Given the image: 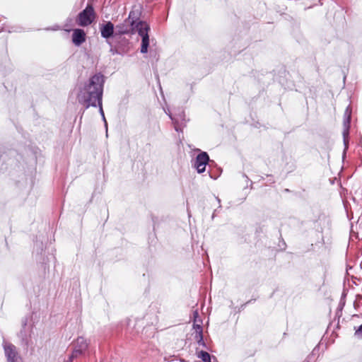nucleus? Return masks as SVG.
<instances>
[{
    "label": "nucleus",
    "instance_id": "4",
    "mask_svg": "<svg viewBox=\"0 0 362 362\" xmlns=\"http://www.w3.org/2000/svg\"><path fill=\"white\" fill-rule=\"evenodd\" d=\"M150 26L144 21H139L134 25V33L137 32L141 37V52L145 54L148 52L149 46V35L148 31Z\"/></svg>",
    "mask_w": 362,
    "mask_h": 362
},
{
    "label": "nucleus",
    "instance_id": "20",
    "mask_svg": "<svg viewBox=\"0 0 362 362\" xmlns=\"http://www.w3.org/2000/svg\"><path fill=\"white\" fill-rule=\"evenodd\" d=\"M193 328L195 332L203 330L202 326L199 324H196L195 322L193 324Z\"/></svg>",
    "mask_w": 362,
    "mask_h": 362
},
{
    "label": "nucleus",
    "instance_id": "7",
    "mask_svg": "<svg viewBox=\"0 0 362 362\" xmlns=\"http://www.w3.org/2000/svg\"><path fill=\"white\" fill-rule=\"evenodd\" d=\"M197 151L200 153L196 156L193 167L198 173H202L206 170V166L211 160L206 152L201 151L199 149H197Z\"/></svg>",
    "mask_w": 362,
    "mask_h": 362
},
{
    "label": "nucleus",
    "instance_id": "13",
    "mask_svg": "<svg viewBox=\"0 0 362 362\" xmlns=\"http://www.w3.org/2000/svg\"><path fill=\"white\" fill-rule=\"evenodd\" d=\"M351 119V110L349 106H348L344 114V121H343V127L346 128V131L347 129H350V123Z\"/></svg>",
    "mask_w": 362,
    "mask_h": 362
},
{
    "label": "nucleus",
    "instance_id": "12",
    "mask_svg": "<svg viewBox=\"0 0 362 362\" xmlns=\"http://www.w3.org/2000/svg\"><path fill=\"white\" fill-rule=\"evenodd\" d=\"M141 7L140 6H134L127 19L134 26V25H136L138 21H141Z\"/></svg>",
    "mask_w": 362,
    "mask_h": 362
},
{
    "label": "nucleus",
    "instance_id": "25",
    "mask_svg": "<svg viewBox=\"0 0 362 362\" xmlns=\"http://www.w3.org/2000/svg\"><path fill=\"white\" fill-rule=\"evenodd\" d=\"M361 298H362L361 296L358 294L356 296L355 300H357L358 302H359L361 300Z\"/></svg>",
    "mask_w": 362,
    "mask_h": 362
},
{
    "label": "nucleus",
    "instance_id": "23",
    "mask_svg": "<svg viewBox=\"0 0 362 362\" xmlns=\"http://www.w3.org/2000/svg\"><path fill=\"white\" fill-rule=\"evenodd\" d=\"M218 212V209H215L212 214V216H211V219L214 220V218H215L216 215V213Z\"/></svg>",
    "mask_w": 362,
    "mask_h": 362
},
{
    "label": "nucleus",
    "instance_id": "1",
    "mask_svg": "<svg viewBox=\"0 0 362 362\" xmlns=\"http://www.w3.org/2000/svg\"><path fill=\"white\" fill-rule=\"evenodd\" d=\"M104 83L105 76L101 73H97L79 88L76 98L85 110L97 107V103L103 100Z\"/></svg>",
    "mask_w": 362,
    "mask_h": 362
},
{
    "label": "nucleus",
    "instance_id": "14",
    "mask_svg": "<svg viewBox=\"0 0 362 362\" xmlns=\"http://www.w3.org/2000/svg\"><path fill=\"white\" fill-rule=\"evenodd\" d=\"M349 134V129H347V131H346V128H344L343 132H342L344 144V155L346 153V151L349 148V139H348Z\"/></svg>",
    "mask_w": 362,
    "mask_h": 362
},
{
    "label": "nucleus",
    "instance_id": "10",
    "mask_svg": "<svg viewBox=\"0 0 362 362\" xmlns=\"http://www.w3.org/2000/svg\"><path fill=\"white\" fill-rule=\"evenodd\" d=\"M134 33V26L127 19L115 27V35Z\"/></svg>",
    "mask_w": 362,
    "mask_h": 362
},
{
    "label": "nucleus",
    "instance_id": "21",
    "mask_svg": "<svg viewBox=\"0 0 362 362\" xmlns=\"http://www.w3.org/2000/svg\"><path fill=\"white\" fill-rule=\"evenodd\" d=\"M344 305H345V301H343V300L341 298V301H340V303H339V310L340 311L343 309V307L344 306Z\"/></svg>",
    "mask_w": 362,
    "mask_h": 362
},
{
    "label": "nucleus",
    "instance_id": "17",
    "mask_svg": "<svg viewBox=\"0 0 362 362\" xmlns=\"http://www.w3.org/2000/svg\"><path fill=\"white\" fill-rule=\"evenodd\" d=\"M97 106L99 107V112L102 116L103 118H104V112L103 110V100H100V102L97 103Z\"/></svg>",
    "mask_w": 362,
    "mask_h": 362
},
{
    "label": "nucleus",
    "instance_id": "15",
    "mask_svg": "<svg viewBox=\"0 0 362 362\" xmlns=\"http://www.w3.org/2000/svg\"><path fill=\"white\" fill-rule=\"evenodd\" d=\"M198 358H201L203 362H211V355L205 351H199L198 353Z\"/></svg>",
    "mask_w": 362,
    "mask_h": 362
},
{
    "label": "nucleus",
    "instance_id": "6",
    "mask_svg": "<svg viewBox=\"0 0 362 362\" xmlns=\"http://www.w3.org/2000/svg\"><path fill=\"white\" fill-rule=\"evenodd\" d=\"M168 116L173 121L175 130L177 132H182V128L186 126L187 123L185 112L178 109L174 113H169Z\"/></svg>",
    "mask_w": 362,
    "mask_h": 362
},
{
    "label": "nucleus",
    "instance_id": "30",
    "mask_svg": "<svg viewBox=\"0 0 362 362\" xmlns=\"http://www.w3.org/2000/svg\"><path fill=\"white\" fill-rule=\"evenodd\" d=\"M243 176H244V177H245L247 180H249L248 177H247L245 174H244V175H243Z\"/></svg>",
    "mask_w": 362,
    "mask_h": 362
},
{
    "label": "nucleus",
    "instance_id": "29",
    "mask_svg": "<svg viewBox=\"0 0 362 362\" xmlns=\"http://www.w3.org/2000/svg\"><path fill=\"white\" fill-rule=\"evenodd\" d=\"M21 359H18V360H13V361H7V362H21Z\"/></svg>",
    "mask_w": 362,
    "mask_h": 362
},
{
    "label": "nucleus",
    "instance_id": "22",
    "mask_svg": "<svg viewBox=\"0 0 362 362\" xmlns=\"http://www.w3.org/2000/svg\"><path fill=\"white\" fill-rule=\"evenodd\" d=\"M354 307L356 310H357L360 307V303L357 300H354Z\"/></svg>",
    "mask_w": 362,
    "mask_h": 362
},
{
    "label": "nucleus",
    "instance_id": "18",
    "mask_svg": "<svg viewBox=\"0 0 362 362\" xmlns=\"http://www.w3.org/2000/svg\"><path fill=\"white\" fill-rule=\"evenodd\" d=\"M203 337H204V336H203V330L194 332V339H201V338H203Z\"/></svg>",
    "mask_w": 362,
    "mask_h": 362
},
{
    "label": "nucleus",
    "instance_id": "3",
    "mask_svg": "<svg viewBox=\"0 0 362 362\" xmlns=\"http://www.w3.org/2000/svg\"><path fill=\"white\" fill-rule=\"evenodd\" d=\"M90 342L83 337H78L72 342V352L65 362H73L75 358L86 354Z\"/></svg>",
    "mask_w": 362,
    "mask_h": 362
},
{
    "label": "nucleus",
    "instance_id": "28",
    "mask_svg": "<svg viewBox=\"0 0 362 362\" xmlns=\"http://www.w3.org/2000/svg\"><path fill=\"white\" fill-rule=\"evenodd\" d=\"M71 21H72V19H71V18H68V19L66 20V26H67V25H68V22L71 23Z\"/></svg>",
    "mask_w": 362,
    "mask_h": 362
},
{
    "label": "nucleus",
    "instance_id": "2",
    "mask_svg": "<svg viewBox=\"0 0 362 362\" xmlns=\"http://www.w3.org/2000/svg\"><path fill=\"white\" fill-rule=\"evenodd\" d=\"M29 317L25 316L21 320V328L17 334L20 340V344L24 350L28 351L30 347H33V336L34 334V325L28 322Z\"/></svg>",
    "mask_w": 362,
    "mask_h": 362
},
{
    "label": "nucleus",
    "instance_id": "32",
    "mask_svg": "<svg viewBox=\"0 0 362 362\" xmlns=\"http://www.w3.org/2000/svg\"><path fill=\"white\" fill-rule=\"evenodd\" d=\"M194 315H198V313H197V311L194 313Z\"/></svg>",
    "mask_w": 362,
    "mask_h": 362
},
{
    "label": "nucleus",
    "instance_id": "9",
    "mask_svg": "<svg viewBox=\"0 0 362 362\" xmlns=\"http://www.w3.org/2000/svg\"><path fill=\"white\" fill-rule=\"evenodd\" d=\"M101 37L107 41L115 35L114 24L111 21H105L99 25Z\"/></svg>",
    "mask_w": 362,
    "mask_h": 362
},
{
    "label": "nucleus",
    "instance_id": "8",
    "mask_svg": "<svg viewBox=\"0 0 362 362\" xmlns=\"http://www.w3.org/2000/svg\"><path fill=\"white\" fill-rule=\"evenodd\" d=\"M3 348L7 361L21 359L16 346L11 342L4 341Z\"/></svg>",
    "mask_w": 362,
    "mask_h": 362
},
{
    "label": "nucleus",
    "instance_id": "16",
    "mask_svg": "<svg viewBox=\"0 0 362 362\" xmlns=\"http://www.w3.org/2000/svg\"><path fill=\"white\" fill-rule=\"evenodd\" d=\"M355 336L358 339H362V324L356 329Z\"/></svg>",
    "mask_w": 362,
    "mask_h": 362
},
{
    "label": "nucleus",
    "instance_id": "27",
    "mask_svg": "<svg viewBox=\"0 0 362 362\" xmlns=\"http://www.w3.org/2000/svg\"><path fill=\"white\" fill-rule=\"evenodd\" d=\"M103 120L105 122V126L106 129H107V122H106V119H105V117H104V118H103Z\"/></svg>",
    "mask_w": 362,
    "mask_h": 362
},
{
    "label": "nucleus",
    "instance_id": "19",
    "mask_svg": "<svg viewBox=\"0 0 362 362\" xmlns=\"http://www.w3.org/2000/svg\"><path fill=\"white\" fill-rule=\"evenodd\" d=\"M197 344L200 346H202L204 348H206V344L204 341V337L201 339H196Z\"/></svg>",
    "mask_w": 362,
    "mask_h": 362
},
{
    "label": "nucleus",
    "instance_id": "26",
    "mask_svg": "<svg viewBox=\"0 0 362 362\" xmlns=\"http://www.w3.org/2000/svg\"><path fill=\"white\" fill-rule=\"evenodd\" d=\"M216 200L218 201V204H219L218 208H221V199H220L218 197H216Z\"/></svg>",
    "mask_w": 362,
    "mask_h": 362
},
{
    "label": "nucleus",
    "instance_id": "24",
    "mask_svg": "<svg viewBox=\"0 0 362 362\" xmlns=\"http://www.w3.org/2000/svg\"><path fill=\"white\" fill-rule=\"evenodd\" d=\"M110 52H111L113 54H117V53H118V52H117V49H115V48H113V47H111V48H110Z\"/></svg>",
    "mask_w": 362,
    "mask_h": 362
},
{
    "label": "nucleus",
    "instance_id": "5",
    "mask_svg": "<svg viewBox=\"0 0 362 362\" xmlns=\"http://www.w3.org/2000/svg\"><path fill=\"white\" fill-rule=\"evenodd\" d=\"M95 12L92 4H87L86 7L81 11L76 19L78 25L86 27L90 25L95 19Z\"/></svg>",
    "mask_w": 362,
    "mask_h": 362
},
{
    "label": "nucleus",
    "instance_id": "31",
    "mask_svg": "<svg viewBox=\"0 0 362 362\" xmlns=\"http://www.w3.org/2000/svg\"><path fill=\"white\" fill-rule=\"evenodd\" d=\"M345 296H346V294H345V293H343V294H342V298H343V297H345Z\"/></svg>",
    "mask_w": 362,
    "mask_h": 362
},
{
    "label": "nucleus",
    "instance_id": "11",
    "mask_svg": "<svg viewBox=\"0 0 362 362\" xmlns=\"http://www.w3.org/2000/svg\"><path fill=\"white\" fill-rule=\"evenodd\" d=\"M86 35L83 29L76 28L73 30L72 42L74 45L80 46L86 41Z\"/></svg>",
    "mask_w": 362,
    "mask_h": 362
}]
</instances>
